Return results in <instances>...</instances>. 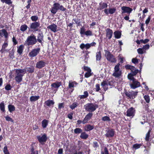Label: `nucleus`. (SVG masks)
I'll use <instances>...</instances> for the list:
<instances>
[{
	"mask_svg": "<svg viewBox=\"0 0 154 154\" xmlns=\"http://www.w3.org/2000/svg\"><path fill=\"white\" fill-rule=\"evenodd\" d=\"M12 41L14 45H16L17 43V42L14 37L12 38Z\"/></svg>",
	"mask_w": 154,
	"mask_h": 154,
	"instance_id": "obj_63",
	"label": "nucleus"
},
{
	"mask_svg": "<svg viewBox=\"0 0 154 154\" xmlns=\"http://www.w3.org/2000/svg\"><path fill=\"white\" fill-rule=\"evenodd\" d=\"M40 50V49L39 48L33 49L29 52V56L31 57H35L39 53Z\"/></svg>",
	"mask_w": 154,
	"mask_h": 154,
	"instance_id": "obj_11",
	"label": "nucleus"
},
{
	"mask_svg": "<svg viewBox=\"0 0 154 154\" xmlns=\"http://www.w3.org/2000/svg\"><path fill=\"white\" fill-rule=\"evenodd\" d=\"M24 70H21V69H17L16 70V76L15 77V79L16 81L19 83L22 80V77H23L24 74Z\"/></svg>",
	"mask_w": 154,
	"mask_h": 154,
	"instance_id": "obj_3",
	"label": "nucleus"
},
{
	"mask_svg": "<svg viewBox=\"0 0 154 154\" xmlns=\"http://www.w3.org/2000/svg\"><path fill=\"white\" fill-rule=\"evenodd\" d=\"M122 13H127L130 14L132 11V9L129 7L123 6L121 8Z\"/></svg>",
	"mask_w": 154,
	"mask_h": 154,
	"instance_id": "obj_13",
	"label": "nucleus"
},
{
	"mask_svg": "<svg viewBox=\"0 0 154 154\" xmlns=\"http://www.w3.org/2000/svg\"><path fill=\"white\" fill-rule=\"evenodd\" d=\"M131 81H132V82L130 84L131 88L133 89H135L140 86V83L137 81L135 79H129Z\"/></svg>",
	"mask_w": 154,
	"mask_h": 154,
	"instance_id": "obj_8",
	"label": "nucleus"
},
{
	"mask_svg": "<svg viewBox=\"0 0 154 154\" xmlns=\"http://www.w3.org/2000/svg\"><path fill=\"white\" fill-rule=\"evenodd\" d=\"M106 37L109 39H110L112 35V30L109 28H107L106 30Z\"/></svg>",
	"mask_w": 154,
	"mask_h": 154,
	"instance_id": "obj_19",
	"label": "nucleus"
},
{
	"mask_svg": "<svg viewBox=\"0 0 154 154\" xmlns=\"http://www.w3.org/2000/svg\"><path fill=\"white\" fill-rule=\"evenodd\" d=\"M21 70H24V72L23 73L25 74L26 72H28L29 73H32L34 72V68L33 67H31L30 68H26L25 69H21Z\"/></svg>",
	"mask_w": 154,
	"mask_h": 154,
	"instance_id": "obj_21",
	"label": "nucleus"
},
{
	"mask_svg": "<svg viewBox=\"0 0 154 154\" xmlns=\"http://www.w3.org/2000/svg\"><path fill=\"white\" fill-rule=\"evenodd\" d=\"M2 3H5L9 5L12 4V2L11 0H1Z\"/></svg>",
	"mask_w": 154,
	"mask_h": 154,
	"instance_id": "obj_45",
	"label": "nucleus"
},
{
	"mask_svg": "<svg viewBox=\"0 0 154 154\" xmlns=\"http://www.w3.org/2000/svg\"><path fill=\"white\" fill-rule=\"evenodd\" d=\"M135 112V109L133 107H131L128 109L127 111L126 116H127L133 117L134 115Z\"/></svg>",
	"mask_w": 154,
	"mask_h": 154,
	"instance_id": "obj_12",
	"label": "nucleus"
},
{
	"mask_svg": "<svg viewBox=\"0 0 154 154\" xmlns=\"http://www.w3.org/2000/svg\"><path fill=\"white\" fill-rule=\"evenodd\" d=\"M66 8L64 7L63 6L60 5L59 7V10H60L62 11H64L66 10Z\"/></svg>",
	"mask_w": 154,
	"mask_h": 154,
	"instance_id": "obj_62",
	"label": "nucleus"
},
{
	"mask_svg": "<svg viewBox=\"0 0 154 154\" xmlns=\"http://www.w3.org/2000/svg\"><path fill=\"white\" fill-rule=\"evenodd\" d=\"M0 109L3 112L5 111V108L4 103L2 102L0 103Z\"/></svg>",
	"mask_w": 154,
	"mask_h": 154,
	"instance_id": "obj_40",
	"label": "nucleus"
},
{
	"mask_svg": "<svg viewBox=\"0 0 154 154\" xmlns=\"http://www.w3.org/2000/svg\"><path fill=\"white\" fill-rule=\"evenodd\" d=\"M94 128L93 126L90 125H88L85 126V130L87 131H88L92 130Z\"/></svg>",
	"mask_w": 154,
	"mask_h": 154,
	"instance_id": "obj_31",
	"label": "nucleus"
},
{
	"mask_svg": "<svg viewBox=\"0 0 154 154\" xmlns=\"http://www.w3.org/2000/svg\"><path fill=\"white\" fill-rule=\"evenodd\" d=\"M80 48L82 50H83L84 48H85L86 49H88L90 48L89 44L88 43H87L86 44L82 43L80 45Z\"/></svg>",
	"mask_w": 154,
	"mask_h": 154,
	"instance_id": "obj_24",
	"label": "nucleus"
},
{
	"mask_svg": "<svg viewBox=\"0 0 154 154\" xmlns=\"http://www.w3.org/2000/svg\"><path fill=\"white\" fill-rule=\"evenodd\" d=\"M120 66V64L119 63L114 67V72L112 74V75L116 78L120 77L122 74V70L119 68Z\"/></svg>",
	"mask_w": 154,
	"mask_h": 154,
	"instance_id": "obj_4",
	"label": "nucleus"
},
{
	"mask_svg": "<svg viewBox=\"0 0 154 154\" xmlns=\"http://www.w3.org/2000/svg\"><path fill=\"white\" fill-rule=\"evenodd\" d=\"M78 104L79 103H78L75 102L73 103L72 105H70L69 107L72 109H73L77 106Z\"/></svg>",
	"mask_w": 154,
	"mask_h": 154,
	"instance_id": "obj_37",
	"label": "nucleus"
},
{
	"mask_svg": "<svg viewBox=\"0 0 154 154\" xmlns=\"http://www.w3.org/2000/svg\"><path fill=\"white\" fill-rule=\"evenodd\" d=\"M125 67L126 69L131 70V73H129L128 75V79H134V76L135 75L138 73V69H136L134 66L129 65H126Z\"/></svg>",
	"mask_w": 154,
	"mask_h": 154,
	"instance_id": "obj_1",
	"label": "nucleus"
},
{
	"mask_svg": "<svg viewBox=\"0 0 154 154\" xmlns=\"http://www.w3.org/2000/svg\"><path fill=\"white\" fill-rule=\"evenodd\" d=\"M27 28V26L26 25L24 24L22 25L20 27V30L23 31L24 32L26 31Z\"/></svg>",
	"mask_w": 154,
	"mask_h": 154,
	"instance_id": "obj_41",
	"label": "nucleus"
},
{
	"mask_svg": "<svg viewBox=\"0 0 154 154\" xmlns=\"http://www.w3.org/2000/svg\"><path fill=\"white\" fill-rule=\"evenodd\" d=\"M114 35L116 38H119L121 37V33L119 31H116L114 32Z\"/></svg>",
	"mask_w": 154,
	"mask_h": 154,
	"instance_id": "obj_30",
	"label": "nucleus"
},
{
	"mask_svg": "<svg viewBox=\"0 0 154 154\" xmlns=\"http://www.w3.org/2000/svg\"><path fill=\"white\" fill-rule=\"evenodd\" d=\"M95 89L96 91H98L100 90L99 84H97L96 85Z\"/></svg>",
	"mask_w": 154,
	"mask_h": 154,
	"instance_id": "obj_58",
	"label": "nucleus"
},
{
	"mask_svg": "<svg viewBox=\"0 0 154 154\" xmlns=\"http://www.w3.org/2000/svg\"><path fill=\"white\" fill-rule=\"evenodd\" d=\"M151 18V17L150 16H149L148 17L145 21V23L146 25H147L149 23L150 20Z\"/></svg>",
	"mask_w": 154,
	"mask_h": 154,
	"instance_id": "obj_56",
	"label": "nucleus"
},
{
	"mask_svg": "<svg viewBox=\"0 0 154 154\" xmlns=\"http://www.w3.org/2000/svg\"><path fill=\"white\" fill-rule=\"evenodd\" d=\"M140 42L144 44H146L149 41V40L148 39H146L145 40H140Z\"/></svg>",
	"mask_w": 154,
	"mask_h": 154,
	"instance_id": "obj_61",
	"label": "nucleus"
},
{
	"mask_svg": "<svg viewBox=\"0 0 154 154\" xmlns=\"http://www.w3.org/2000/svg\"><path fill=\"white\" fill-rule=\"evenodd\" d=\"M142 145V144L136 143L134 144L132 146V149L133 150H136L139 149L141 146Z\"/></svg>",
	"mask_w": 154,
	"mask_h": 154,
	"instance_id": "obj_28",
	"label": "nucleus"
},
{
	"mask_svg": "<svg viewBox=\"0 0 154 154\" xmlns=\"http://www.w3.org/2000/svg\"><path fill=\"white\" fill-rule=\"evenodd\" d=\"M46 63L44 60H40L38 62L36 65V67L38 69H41L44 67Z\"/></svg>",
	"mask_w": 154,
	"mask_h": 154,
	"instance_id": "obj_14",
	"label": "nucleus"
},
{
	"mask_svg": "<svg viewBox=\"0 0 154 154\" xmlns=\"http://www.w3.org/2000/svg\"><path fill=\"white\" fill-rule=\"evenodd\" d=\"M80 33L82 36L84 35L87 36H92L93 35L91 31L90 30H88L86 31L84 27H82L80 28Z\"/></svg>",
	"mask_w": 154,
	"mask_h": 154,
	"instance_id": "obj_7",
	"label": "nucleus"
},
{
	"mask_svg": "<svg viewBox=\"0 0 154 154\" xmlns=\"http://www.w3.org/2000/svg\"><path fill=\"white\" fill-rule=\"evenodd\" d=\"M60 5L58 3H55L53 5V6L57 10H59V7Z\"/></svg>",
	"mask_w": 154,
	"mask_h": 154,
	"instance_id": "obj_48",
	"label": "nucleus"
},
{
	"mask_svg": "<svg viewBox=\"0 0 154 154\" xmlns=\"http://www.w3.org/2000/svg\"><path fill=\"white\" fill-rule=\"evenodd\" d=\"M149 45L148 44H146L144 45L143 48L145 50H147L149 49Z\"/></svg>",
	"mask_w": 154,
	"mask_h": 154,
	"instance_id": "obj_60",
	"label": "nucleus"
},
{
	"mask_svg": "<svg viewBox=\"0 0 154 154\" xmlns=\"http://www.w3.org/2000/svg\"><path fill=\"white\" fill-rule=\"evenodd\" d=\"M82 131V130L80 128H76L74 130V133L75 134H79Z\"/></svg>",
	"mask_w": 154,
	"mask_h": 154,
	"instance_id": "obj_44",
	"label": "nucleus"
},
{
	"mask_svg": "<svg viewBox=\"0 0 154 154\" xmlns=\"http://www.w3.org/2000/svg\"><path fill=\"white\" fill-rule=\"evenodd\" d=\"M102 120L104 122H109L111 120L109 116H105L102 117Z\"/></svg>",
	"mask_w": 154,
	"mask_h": 154,
	"instance_id": "obj_36",
	"label": "nucleus"
},
{
	"mask_svg": "<svg viewBox=\"0 0 154 154\" xmlns=\"http://www.w3.org/2000/svg\"><path fill=\"white\" fill-rule=\"evenodd\" d=\"M57 11V10L55 8H54V7L53 6V7H52L51 8V12L53 14H55L56 13Z\"/></svg>",
	"mask_w": 154,
	"mask_h": 154,
	"instance_id": "obj_50",
	"label": "nucleus"
},
{
	"mask_svg": "<svg viewBox=\"0 0 154 154\" xmlns=\"http://www.w3.org/2000/svg\"><path fill=\"white\" fill-rule=\"evenodd\" d=\"M43 35L42 33H39L37 36V40L39 42L42 44V41L43 40Z\"/></svg>",
	"mask_w": 154,
	"mask_h": 154,
	"instance_id": "obj_22",
	"label": "nucleus"
},
{
	"mask_svg": "<svg viewBox=\"0 0 154 154\" xmlns=\"http://www.w3.org/2000/svg\"><path fill=\"white\" fill-rule=\"evenodd\" d=\"M8 45V44L7 43L5 42L3 44L2 49L1 50V51H2V53H3L5 51V48H6Z\"/></svg>",
	"mask_w": 154,
	"mask_h": 154,
	"instance_id": "obj_39",
	"label": "nucleus"
},
{
	"mask_svg": "<svg viewBox=\"0 0 154 154\" xmlns=\"http://www.w3.org/2000/svg\"><path fill=\"white\" fill-rule=\"evenodd\" d=\"M48 123V121L46 119H44L42 122V126L43 128H45Z\"/></svg>",
	"mask_w": 154,
	"mask_h": 154,
	"instance_id": "obj_29",
	"label": "nucleus"
},
{
	"mask_svg": "<svg viewBox=\"0 0 154 154\" xmlns=\"http://www.w3.org/2000/svg\"><path fill=\"white\" fill-rule=\"evenodd\" d=\"M92 115L93 114L89 112L85 116L83 121H82V123L83 124H85L88 122V121L91 118Z\"/></svg>",
	"mask_w": 154,
	"mask_h": 154,
	"instance_id": "obj_15",
	"label": "nucleus"
},
{
	"mask_svg": "<svg viewBox=\"0 0 154 154\" xmlns=\"http://www.w3.org/2000/svg\"><path fill=\"white\" fill-rule=\"evenodd\" d=\"M61 85V82H57L52 83L51 85V86L54 88L57 89Z\"/></svg>",
	"mask_w": 154,
	"mask_h": 154,
	"instance_id": "obj_23",
	"label": "nucleus"
},
{
	"mask_svg": "<svg viewBox=\"0 0 154 154\" xmlns=\"http://www.w3.org/2000/svg\"><path fill=\"white\" fill-rule=\"evenodd\" d=\"M11 87L10 85H7L5 87V89L7 91L11 90Z\"/></svg>",
	"mask_w": 154,
	"mask_h": 154,
	"instance_id": "obj_57",
	"label": "nucleus"
},
{
	"mask_svg": "<svg viewBox=\"0 0 154 154\" xmlns=\"http://www.w3.org/2000/svg\"><path fill=\"white\" fill-rule=\"evenodd\" d=\"M105 55L108 60L112 63H116V60L114 57L110 53L107 51H105Z\"/></svg>",
	"mask_w": 154,
	"mask_h": 154,
	"instance_id": "obj_6",
	"label": "nucleus"
},
{
	"mask_svg": "<svg viewBox=\"0 0 154 154\" xmlns=\"http://www.w3.org/2000/svg\"><path fill=\"white\" fill-rule=\"evenodd\" d=\"M36 137L39 142L42 144H44L47 140V136L45 134H44L42 136H37Z\"/></svg>",
	"mask_w": 154,
	"mask_h": 154,
	"instance_id": "obj_9",
	"label": "nucleus"
},
{
	"mask_svg": "<svg viewBox=\"0 0 154 154\" xmlns=\"http://www.w3.org/2000/svg\"><path fill=\"white\" fill-rule=\"evenodd\" d=\"M37 42V39L35 36L34 35L32 34L28 36L25 41V44L28 46L33 45L35 44Z\"/></svg>",
	"mask_w": 154,
	"mask_h": 154,
	"instance_id": "obj_2",
	"label": "nucleus"
},
{
	"mask_svg": "<svg viewBox=\"0 0 154 154\" xmlns=\"http://www.w3.org/2000/svg\"><path fill=\"white\" fill-rule=\"evenodd\" d=\"M31 18L32 21H36L38 20V17L36 16H32Z\"/></svg>",
	"mask_w": 154,
	"mask_h": 154,
	"instance_id": "obj_54",
	"label": "nucleus"
},
{
	"mask_svg": "<svg viewBox=\"0 0 154 154\" xmlns=\"http://www.w3.org/2000/svg\"><path fill=\"white\" fill-rule=\"evenodd\" d=\"M57 26L54 24H52L48 26L47 28L50 29L53 32H55L57 31Z\"/></svg>",
	"mask_w": 154,
	"mask_h": 154,
	"instance_id": "obj_18",
	"label": "nucleus"
},
{
	"mask_svg": "<svg viewBox=\"0 0 154 154\" xmlns=\"http://www.w3.org/2000/svg\"><path fill=\"white\" fill-rule=\"evenodd\" d=\"M84 107L86 110L92 112L95 111L97 108L98 106L96 104L88 103L84 106Z\"/></svg>",
	"mask_w": 154,
	"mask_h": 154,
	"instance_id": "obj_5",
	"label": "nucleus"
},
{
	"mask_svg": "<svg viewBox=\"0 0 154 154\" xmlns=\"http://www.w3.org/2000/svg\"><path fill=\"white\" fill-rule=\"evenodd\" d=\"M77 84L75 82H69V88H71L75 86Z\"/></svg>",
	"mask_w": 154,
	"mask_h": 154,
	"instance_id": "obj_34",
	"label": "nucleus"
},
{
	"mask_svg": "<svg viewBox=\"0 0 154 154\" xmlns=\"http://www.w3.org/2000/svg\"><path fill=\"white\" fill-rule=\"evenodd\" d=\"M80 137L82 139H86L88 137V135L85 132H82L81 133Z\"/></svg>",
	"mask_w": 154,
	"mask_h": 154,
	"instance_id": "obj_38",
	"label": "nucleus"
},
{
	"mask_svg": "<svg viewBox=\"0 0 154 154\" xmlns=\"http://www.w3.org/2000/svg\"><path fill=\"white\" fill-rule=\"evenodd\" d=\"M101 52L100 51H98L96 54V60L97 61H100L101 58Z\"/></svg>",
	"mask_w": 154,
	"mask_h": 154,
	"instance_id": "obj_33",
	"label": "nucleus"
},
{
	"mask_svg": "<svg viewBox=\"0 0 154 154\" xmlns=\"http://www.w3.org/2000/svg\"><path fill=\"white\" fill-rule=\"evenodd\" d=\"M150 130H149L146 134V137H145V140L146 141H149V138L150 137Z\"/></svg>",
	"mask_w": 154,
	"mask_h": 154,
	"instance_id": "obj_47",
	"label": "nucleus"
},
{
	"mask_svg": "<svg viewBox=\"0 0 154 154\" xmlns=\"http://www.w3.org/2000/svg\"><path fill=\"white\" fill-rule=\"evenodd\" d=\"M8 109L9 111L11 112L14 111L15 110V108L14 105H9L8 106Z\"/></svg>",
	"mask_w": 154,
	"mask_h": 154,
	"instance_id": "obj_35",
	"label": "nucleus"
},
{
	"mask_svg": "<svg viewBox=\"0 0 154 154\" xmlns=\"http://www.w3.org/2000/svg\"><path fill=\"white\" fill-rule=\"evenodd\" d=\"M91 71L87 72L85 75V77L86 78H88L91 75Z\"/></svg>",
	"mask_w": 154,
	"mask_h": 154,
	"instance_id": "obj_52",
	"label": "nucleus"
},
{
	"mask_svg": "<svg viewBox=\"0 0 154 154\" xmlns=\"http://www.w3.org/2000/svg\"><path fill=\"white\" fill-rule=\"evenodd\" d=\"M0 35L2 37L4 36L5 38H7L8 36V33L5 29H3L0 30Z\"/></svg>",
	"mask_w": 154,
	"mask_h": 154,
	"instance_id": "obj_20",
	"label": "nucleus"
},
{
	"mask_svg": "<svg viewBox=\"0 0 154 154\" xmlns=\"http://www.w3.org/2000/svg\"><path fill=\"white\" fill-rule=\"evenodd\" d=\"M5 118L6 120L8 121H11L12 122H13V120L12 119L8 116H5Z\"/></svg>",
	"mask_w": 154,
	"mask_h": 154,
	"instance_id": "obj_53",
	"label": "nucleus"
},
{
	"mask_svg": "<svg viewBox=\"0 0 154 154\" xmlns=\"http://www.w3.org/2000/svg\"><path fill=\"white\" fill-rule=\"evenodd\" d=\"M39 26V24L38 22H35L31 24L30 27L31 29H35Z\"/></svg>",
	"mask_w": 154,
	"mask_h": 154,
	"instance_id": "obj_27",
	"label": "nucleus"
},
{
	"mask_svg": "<svg viewBox=\"0 0 154 154\" xmlns=\"http://www.w3.org/2000/svg\"><path fill=\"white\" fill-rule=\"evenodd\" d=\"M40 98L39 96H32L30 98V100L31 102L35 101L38 100Z\"/></svg>",
	"mask_w": 154,
	"mask_h": 154,
	"instance_id": "obj_25",
	"label": "nucleus"
},
{
	"mask_svg": "<svg viewBox=\"0 0 154 154\" xmlns=\"http://www.w3.org/2000/svg\"><path fill=\"white\" fill-rule=\"evenodd\" d=\"M31 154H38V151L37 150H35L34 148L32 147L31 149Z\"/></svg>",
	"mask_w": 154,
	"mask_h": 154,
	"instance_id": "obj_51",
	"label": "nucleus"
},
{
	"mask_svg": "<svg viewBox=\"0 0 154 154\" xmlns=\"http://www.w3.org/2000/svg\"><path fill=\"white\" fill-rule=\"evenodd\" d=\"M144 98L147 103H149L150 101L149 96L148 95H145L144 96Z\"/></svg>",
	"mask_w": 154,
	"mask_h": 154,
	"instance_id": "obj_46",
	"label": "nucleus"
},
{
	"mask_svg": "<svg viewBox=\"0 0 154 154\" xmlns=\"http://www.w3.org/2000/svg\"><path fill=\"white\" fill-rule=\"evenodd\" d=\"M116 11V9L115 8H111L109 9H105L104 10V13L107 15L109 14H112L115 13Z\"/></svg>",
	"mask_w": 154,
	"mask_h": 154,
	"instance_id": "obj_16",
	"label": "nucleus"
},
{
	"mask_svg": "<svg viewBox=\"0 0 154 154\" xmlns=\"http://www.w3.org/2000/svg\"><path fill=\"white\" fill-rule=\"evenodd\" d=\"M137 51L138 54H142L146 52V51H144L143 48H140L137 50Z\"/></svg>",
	"mask_w": 154,
	"mask_h": 154,
	"instance_id": "obj_43",
	"label": "nucleus"
},
{
	"mask_svg": "<svg viewBox=\"0 0 154 154\" xmlns=\"http://www.w3.org/2000/svg\"><path fill=\"white\" fill-rule=\"evenodd\" d=\"M132 62L134 64L137 63L138 62V60L136 58H133L132 60Z\"/></svg>",
	"mask_w": 154,
	"mask_h": 154,
	"instance_id": "obj_55",
	"label": "nucleus"
},
{
	"mask_svg": "<svg viewBox=\"0 0 154 154\" xmlns=\"http://www.w3.org/2000/svg\"><path fill=\"white\" fill-rule=\"evenodd\" d=\"M119 60H120V63H122L124 62V58L120 54L119 57Z\"/></svg>",
	"mask_w": 154,
	"mask_h": 154,
	"instance_id": "obj_49",
	"label": "nucleus"
},
{
	"mask_svg": "<svg viewBox=\"0 0 154 154\" xmlns=\"http://www.w3.org/2000/svg\"><path fill=\"white\" fill-rule=\"evenodd\" d=\"M73 113H70L68 115V117L70 119H72V118Z\"/></svg>",
	"mask_w": 154,
	"mask_h": 154,
	"instance_id": "obj_64",
	"label": "nucleus"
},
{
	"mask_svg": "<svg viewBox=\"0 0 154 154\" xmlns=\"http://www.w3.org/2000/svg\"><path fill=\"white\" fill-rule=\"evenodd\" d=\"M23 47L24 46L22 45L18 47L17 52L19 54H21L22 53Z\"/></svg>",
	"mask_w": 154,
	"mask_h": 154,
	"instance_id": "obj_32",
	"label": "nucleus"
},
{
	"mask_svg": "<svg viewBox=\"0 0 154 154\" xmlns=\"http://www.w3.org/2000/svg\"><path fill=\"white\" fill-rule=\"evenodd\" d=\"M104 152H102L101 154H109V151L105 147L104 149Z\"/></svg>",
	"mask_w": 154,
	"mask_h": 154,
	"instance_id": "obj_59",
	"label": "nucleus"
},
{
	"mask_svg": "<svg viewBox=\"0 0 154 154\" xmlns=\"http://www.w3.org/2000/svg\"><path fill=\"white\" fill-rule=\"evenodd\" d=\"M54 103L52 100H48L45 102V104L48 106H50L54 105Z\"/></svg>",
	"mask_w": 154,
	"mask_h": 154,
	"instance_id": "obj_26",
	"label": "nucleus"
},
{
	"mask_svg": "<svg viewBox=\"0 0 154 154\" xmlns=\"http://www.w3.org/2000/svg\"><path fill=\"white\" fill-rule=\"evenodd\" d=\"M114 134V131L112 129H109L107 131L105 136L108 137H113Z\"/></svg>",
	"mask_w": 154,
	"mask_h": 154,
	"instance_id": "obj_17",
	"label": "nucleus"
},
{
	"mask_svg": "<svg viewBox=\"0 0 154 154\" xmlns=\"http://www.w3.org/2000/svg\"><path fill=\"white\" fill-rule=\"evenodd\" d=\"M100 9H102L104 8H106L107 7V5L105 3H103L100 4Z\"/></svg>",
	"mask_w": 154,
	"mask_h": 154,
	"instance_id": "obj_42",
	"label": "nucleus"
},
{
	"mask_svg": "<svg viewBox=\"0 0 154 154\" xmlns=\"http://www.w3.org/2000/svg\"><path fill=\"white\" fill-rule=\"evenodd\" d=\"M138 92L134 91H131L126 92L125 93L126 95L130 99H134L135 97L137 95Z\"/></svg>",
	"mask_w": 154,
	"mask_h": 154,
	"instance_id": "obj_10",
	"label": "nucleus"
}]
</instances>
